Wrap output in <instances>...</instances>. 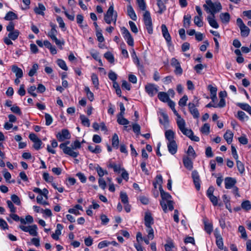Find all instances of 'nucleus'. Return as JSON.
<instances>
[{
	"instance_id": "obj_6",
	"label": "nucleus",
	"mask_w": 251,
	"mask_h": 251,
	"mask_svg": "<svg viewBox=\"0 0 251 251\" xmlns=\"http://www.w3.org/2000/svg\"><path fill=\"white\" fill-rule=\"evenodd\" d=\"M121 31L123 37L126 40L127 44L130 46L133 47L134 46V40L129 31L125 27L121 28Z\"/></svg>"
},
{
	"instance_id": "obj_62",
	"label": "nucleus",
	"mask_w": 251,
	"mask_h": 251,
	"mask_svg": "<svg viewBox=\"0 0 251 251\" xmlns=\"http://www.w3.org/2000/svg\"><path fill=\"white\" fill-rule=\"evenodd\" d=\"M81 147V143L78 140H75L71 144V148L74 151L75 150L80 149Z\"/></svg>"
},
{
	"instance_id": "obj_52",
	"label": "nucleus",
	"mask_w": 251,
	"mask_h": 251,
	"mask_svg": "<svg viewBox=\"0 0 251 251\" xmlns=\"http://www.w3.org/2000/svg\"><path fill=\"white\" fill-rule=\"evenodd\" d=\"M57 65L63 70L67 71L68 68L65 62L62 59H58L57 61Z\"/></svg>"
},
{
	"instance_id": "obj_41",
	"label": "nucleus",
	"mask_w": 251,
	"mask_h": 251,
	"mask_svg": "<svg viewBox=\"0 0 251 251\" xmlns=\"http://www.w3.org/2000/svg\"><path fill=\"white\" fill-rule=\"evenodd\" d=\"M80 119L81 120L82 124L85 126L89 127L90 126L89 120L83 115L80 116Z\"/></svg>"
},
{
	"instance_id": "obj_15",
	"label": "nucleus",
	"mask_w": 251,
	"mask_h": 251,
	"mask_svg": "<svg viewBox=\"0 0 251 251\" xmlns=\"http://www.w3.org/2000/svg\"><path fill=\"white\" fill-rule=\"evenodd\" d=\"M167 147L170 153L173 155L176 153L177 150V146L175 141L168 142L167 143Z\"/></svg>"
},
{
	"instance_id": "obj_54",
	"label": "nucleus",
	"mask_w": 251,
	"mask_h": 251,
	"mask_svg": "<svg viewBox=\"0 0 251 251\" xmlns=\"http://www.w3.org/2000/svg\"><path fill=\"white\" fill-rule=\"evenodd\" d=\"M188 100V97L186 95H184L178 101V105L181 107H184L186 105L187 101Z\"/></svg>"
},
{
	"instance_id": "obj_34",
	"label": "nucleus",
	"mask_w": 251,
	"mask_h": 251,
	"mask_svg": "<svg viewBox=\"0 0 251 251\" xmlns=\"http://www.w3.org/2000/svg\"><path fill=\"white\" fill-rule=\"evenodd\" d=\"M119 144V139L118 135L114 133L112 138V147L116 149H118Z\"/></svg>"
},
{
	"instance_id": "obj_18",
	"label": "nucleus",
	"mask_w": 251,
	"mask_h": 251,
	"mask_svg": "<svg viewBox=\"0 0 251 251\" xmlns=\"http://www.w3.org/2000/svg\"><path fill=\"white\" fill-rule=\"evenodd\" d=\"M145 226H151L153 223V219L152 217L151 214L149 213H146L145 216Z\"/></svg>"
},
{
	"instance_id": "obj_13",
	"label": "nucleus",
	"mask_w": 251,
	"mask_h": 251,
	"mask_svg": "<svg viewBox=\"0 0 251 251\" xmlns=\"http://www.w3.org/2000/svg\"><path fill=\"white\" fill-rule=\"evenodd\" d=\"M236 179L231 177H226L225 179V188L229 189L235 186L236 183Z\"/></svg>"
},
{
	"instance_id": "obj_16",
	"label": "nucleus",
	"mask_w": 251,
	"mask_h": 251,
	"mask_svg": "<svg viewBox=\"0 0 251 251\" xmlns=\"http://www.w3.org/2000/svg\"><path fill=\"white\" fill-rule=\"evenodd\" d=\"M161 30L163 37L165 39L167 43H169L171 42V37L168 32L167 26L165 25H162Z\"/></svg>"
},
{
	"instance_id": "obj_50",
	"label": "nucleus",
	"mask_w": 251,
	"mask_h": 251,
	"mask_svg": "<svg viewBox=\"0 0 251 251\" xmlns=\"http://www.w3.org/2000/svg\"><path fill=\"white\" fill-rule=\"evenodd\" d=\"M236 162L238 170L241 174H243L245 171V168L243 163L238 159L236 160Z\"/></svg>"
},
{
	"instance_id": "obj_36",
	"label": "nucleus",
	"mask_w": 251,
	"mask_h": 251,
	"mask_svg": "<svg viewBox=\"0 0 251 251\" xmlns=\"http://www.w3.org/2000/svg\"><path fill=\"white\" fill-rule=\"evenodd\" d=\"M157 5L159 8L157 12L159 14H162L166 10V7L162 0L157 1Z\"/></svg>"
},
{
	"instance_id": "obj_22",
	"label": "nucleus",
	"mask_w": 251,
	"mask_h": 251,
	"mask_svg": "<svg viewBox=\"0 0 251 251\" xmlns=\"http://www.w3.org/2000/svg\"><path fill=\"white\" fill-rule=\"evenodd\" d=\"M233 133L230 130H227L224 135V137L228 144H230L232 141Z\"/></svg>"
},
{
	"instance_id": "obj_37",
	"label": "nucleus",
	"mask_w": 251,
	"mask_h": 251,
	"mask_svg": "<svg viewBox=\"0 0 251 251\" xmlns=\"http://www.w3.org/2000/svg\"><path fill=\"white\" fill-rule=\"evenodd\" d=\"M10 217L15 221L18 222L20 221L21 224L23 225L26 224L25 220L23 218H20L17 214L12 213L10 215Z\"/></svg>"
},
{
	"instance_id": "obj_24",
	"label": "nucleus",
	"mask_w": 251,
	"mask_h": 251,
	"mask_svg": "<svg viewBox=\"0 0 251 251\" xmlns=\"http://www.w3.org/2000/svg\"><path fill=\"white\" fill-rule=\"evenodd\" d=\"M12 72L15 74L16 76L18 78H21L23 76V72L22 70L16 65L12 66Z\"/></svg>"
},
{
	"instance_id": "obj_28",
	"label": "nucleus",
	"mask_w": 251,
	"mask_h": 251,
	"mask_svg": "<svg viewBox=\"0 0 251 251\" xmlns=\"http://www.w3.org/2000/svg\"><path fill=\"white\" fill-rule=\"evenodd\" d=\"M158 98L161 101L166 102L170 100L169 95L165 92H160L158 94Z\"/></svg>"
},
{
	"instance_id": "obj_38",
	"label": "nucleus",
	"mask_w": 251,
	"mask_h": 251,
	"mask_svg": "<svg viewBox=\"0 0 251 251\" xmlns=\"http://www.w3.org/2000/svg\"><path fill=\"white\" fill-rule=\"evenodd\" d=\"M117 122L121 125H127L129 123V122L124 117V116L118 115L117 116Z\"/></svg>"
},
{
	"instance_id": "obj_61",
	"label": "nucleus",
	"mask_w": 251,
	"mask_h": 251,
	"mask_svg": "<svg viewBox=\"0 0 251 251\" xmlns=\"http://www.w3.org/2000/svg\"><path fill=\"white\" fill-rule=\"evenodd\" d=\"M238 231L241 233V237L243 238L246 239L247 235L245 227L242 226H239L238 227Z\"/></svg>"
},
{
	"instance_id": "obj_10",
	"label": "nucleus",
	"mask_w": 251,
	"mask_h": 251,
	"mask_svg": "<svg viewBox=\"0 0 251 251\" xmlns=\"http://www.w3.org/2000/svg\"><path fill=\"white\" fill-rule=\"evenodd\" d=\"M192 177L197 190L199 191L201 188V180L198 172L196 170L193 171L192 173Z\"/></svg>"
},
{
	"instance_id": "obj_63",
	"label": "nucleus",
	"mask_w": 251,
	"mask_h": 251,
	"mask_svg": "<svg viewBox=\"0 0 251 251\" xmlns=\"http://www.w3.org/2000/svg\"><path fill=\"white\" fill-rule=\"evenodd\" d=\"M11 199L12 201L18 205H20L21 204V201L20 198L16 195H12L11 196Z\"/></svg>"
},
{
	"instance_id": "obj_33",
	"label": "nucleus",
	"mask_w": 251,
	"mask_h": 251,
	"mask_svg": "<svg viewBox=\"0 0 251 251\" xmlns=\"http://www.w3.org/2000/svg\"><path fill=\"white\" fill-rule=\"evenodd\" d=\"M191 16L190 14H187L186 15H184L183 17V26L187 28H188L191 24Z\"/></svg>"
},
{
	"instance_id": "obj_39",
	"label": "nucleus",
	"mask_w": 251,
	"mask_h": 251,
	"mask_svg": "<svg viewBox=\"0 0 251 251\" xmlns=\"http://www.w3.org/2000/svg\"><path fill=\"white\" fill-rule=\"evenodd\" d=\"M19 34L20 31L18 29H16L15 31L9 33L8 36L11 40L15 41L18 38Z\"/></svg>"
},
{
	"instance_id": "obj_2",
	"label": "nucleus",
	"mask_w": 251,
	"mask_h": 251,
	"mask_svg": "<svg viewBox=\"0 0 251 251\" xmlns=\"http://www.w3.org/2000/svg\"><path fill=\"white\" fill-rule=\"evenodd\" d=\"M117 19V13L116 11H114V5L112 4L109 6L106 13L104 15V20L108 24H110L113 22L115 25Z\"/></svg>"
},
{
	"instance_id": "obj_30",
	"label": "nucleus",
	"mask_w": 251,
	"mask_h": 251,
	"mask_svg": "<svg viewBox=\"0 0 251 251\" xmlns=\"http://www.w3.org/2000/svg\"><path fill=\"white\" fill-rule=\"evenodd\" d=\"M176 121L177 126L180 131H182L183 129L186 128V123L185 120L183 118H182L181 117H180L179 118H177Z\"/></svg>"
},
{
	"instance_id": "obj_51",
	"label": "nucleus",
	"mask_w": 251,
	"mask_h": 251,
	"mask_svg": "<svg viewBox=\"0 0 251 251\" xmlns=\"http://www.w3.org/2000/svg\"><path fill=\"white\" fill-rule=\"evenodd\" d=\"M104 57L111 63H112L114 61V57L113 55L109 51L105 52L104 54Z\"/></svg>"
},
{
	"instance_id": "obj_3",
	"label": "nucleus",
	"mask_w": 251,
	"mask_h": 251,
	"mask_svg": "<svg viewBox=\"0 0 251 251\" xmlns=\"http://www.w3.org/2000/svg\"><path fill=\"white\" fill-rule=\"evenodd\" d=\"M143 20L148 32L151 34L153 32L152 23L150 13L145 11L143 14Z\"/></svg>"
},
{
	"instance_id": "obj_23",
	"label": "nucleus",
	"mask_w": 251,
	"mask_h": 251,
	"mask_svg": "<svg viewBox=\"0 0 251 251\" xmlns=\"http://www.w3.org/2000/svg\"><path fill=\"white\" fill-rule=\"evenodd\" d=\"M183 163L185 167L189 170L193 169V162L188 157H185L183 159Z\"/></svg>"
},
{
	"instance_id": "obj_55",
	"label": "nucleus",
	"mask_w": 251,
	"mask_h": 251,
	"mask_svg": "<svg viewBox=\"0 0 251 251\" xmlns=\"http://www.w3.org/2000/svg\"><path fill=\"white\" fill-rule=\"evenodd\" d=\"M38 69V65L37 64H34L28 73V75L30 76H33L36 73L37 70Z\"/></svg>"
},
{
	"instance_id": "obj_17",
	"label": "nucleus",
	"mask_w": 251,
	"mask_h": 251,
	"mask_svg": "<svg viewBox=\"0 0 251 251\" xmlns=\"http://www.w3.org/2000/svg\"><path fill=\"white\" fill-rule=\"evenodd\" d=\"M63 228V227L62 225L60 224H57L55 233L51 235V237L53 239L55 240H58L59 239V236L61 234V230Z\"/></svg>"
},
{
	"instance_id": "obj_11",
	"label": "nucleus",
	"mask_w": 251,
	"mask_h": 251,
	"mask_svg": "<svg viewBox=\"0 0 251 251\" xmlns=\"http://www.w3.org/2000/svg\"><path fill=\"white\" fill-rule=\"evenodd\" d=\"M146 92L151 97H153L158 91L157 87L153 84H148L145 86Z\"/></svg>"
},
{
	"instance_id": "obj_40",
	"label": "nucleus",
	"mask_w": 251,
	"mask_h": 251,
	"mask_svg": "<svg viewBox=\"0 0 251 251\" xmlns=\"http://www.w3.org/2000/svg\"><path fill=\"white\" fill-rule=\"evenodd\" d=\"M241 35L242 37H247L249 35L250 33V29L246 25L240 27Z\"/></svg>"
},
{
	"instance_id": "obj_8",
	"label": "nucleus",
	"mask_w": 251,
	"mask_h": 251,
	"mask_svg": "<svg viewBox=\"0 0 251 251\" xmlns=\"http://www.w3.org/2000/svg\"><path fill=\"white\" fill-rule=\"evenodd\" d=\"M29 138L34 143L33 147L36 150H39L41 148L43 143L35 134L30 133Z\"/></svg>"
},
{
	"instance_id": "obj_53",
	"label": "nucleus",
	"mask_w": 251,
	"mask_h": 251,
	"mask_svg": "<svg viewBox=\"0 0 251 251\" xmlns=\"http://www.w3.org/2000/svg\"><path fill=\"white\" fill-rule=\"evenodd\" d=\"M131 56L133 58V62L135 64H136L137 66H140V63L139 61V59L136 55V52L134 49H132V53L131 54Z\"/></svg>"
},
{
	"instance_id": "obj_14",
	"label": "nucleus",
	"mask_w": 251,
	"mask_h": 251,
	"mask_svg": "<svg viewBox=\"0 0 251 251\" xmlns=\"http://www.w3.org/2000/svg\"><path fill=\"white\" fill-rule=\"evenodd\" d=\"M173 204L174 202L172 201H168L167 202H165L163 201H160V205L165 213L167 212V206H168L169 210L172 211L174 209Z\"/></svg>"
},
{
	"instance_id": "obj_31",
	"label": "nucleus",
	"mask_w": 251,
	"mask_h": 251,
	"mask_svg": "<svg viewBox=\"0 0 251 251\" xmlns=\"http://www.w3.org/2000/svg\"><path fill=\"white\" fill-rule=\"evenodd\" d=\"M159 190L160 195L163 200H166L167 201H171L170 200L172 199V196L169 193L164 191L161 187H159Z\"/></svg>"
},
{
	"instance_id": "obj_19",
	"label": "nucleus",
	"mask_w": 251,
	"mask_h": 251,
	"mask_svg": "<svg viewBox=\"0 0 251 251\" xmlns=\"http://www.w3.org/2000/svg\"><path fill=\"white\" fill-rule=\"evenodd\" d=\"M215 16L211 15L208 16L207 19L211 27L217 29L219 28V25L217 21H216V20L215 19Z\"/></svg>"
},
{
	"instance_id": "obj_43",
	"label": "nucleus",
	"mask_w": 251,
	"mask_h": 251,
	"mask_svg": "<svg viewBox=\"0 0 251 251\" xmlns=\"http://www.w3.org/2000/svg\"><path fill=\"white\" fill-rule=\"evenodd\" d=\"M194 22L195 24L198 27H201L203 26V22L202 20V16H196L194 17Z\"/></svg>"
},
{
	"instance_id": "obj_1",
	"label": "nucleus",
	"mask_w": 251,
	"mask_h": 251,
	"mask_svg": "<svg viewBox=\"0 0 251 251\" xmlns=\"http://www.w3.org/2000/svg\"><path fill=\"white\" fill-rule=\"evenodd\" d=\"M206 4H203L204 10L210 13L211 15L215 16V14L221 10L222 6L220 2H213L211 0H205Z\"/></svg>"
},
{
	"instance_id": "obj_5",
	"label": "nucleus",
	"mask_w": 251,
	"mask_h": 251,
	"mask_svg": "<svg viewBox=\"0 0 251 251\" xmlns=\"http://www.w3.org/2000/svg\"><path fill=\"white\" fill-rule=\"evenodd\" d=\"M19 228L24 232H28L31 236H36L38 235L37 226L36 225L29 226L20 225Z\"/></svg>"
},
{
	"instance_id": "obj_25",
	"label": "nucleus",
	"mask_w": 251,
	"mask_h": 251,
	"mask_svg": "<svg viewBox=\"0 0 251 251\" xmlns=\"http://www.w3.org/2000/svg\"><path fill=\"white\" fill-rule=\"evenodd\" d=\"M216 238V243L218 248L221 250L224 249V243L223 238L220 235L215 234Z\"/></svg>"
},
{
	"instance_id": "obj_21",
	"label": "nucleus",
	"mask_w": 251,
	"mask_h": 251,
	"mask_svg": "<svg viewBox=\"0 0 251 251\" xmlns=\"http://www.w3.org/2000/svg\"><path fill=\"white\" fill-rule=\"evenodd\" d=\"M127 15L130 17V18L133 21L137 20V16L135 14V12L132 8V6L129 4L127 6Z\"/></svg>"
},
{
	"instance_id": "obj_32",
	"label": "nucleus",
	"mask_w": 251,
	"mask_h": 251,
	"mask_svg": "<svg viewBox=\"0 0 251 251\" xmlns=\"http://www.w3.org/2000/svg\"><path fill=\"white\" fill-rule=\"evenodd\" d=\"M237 105L251 115V106L249 104L245 103H238Z\"/></svg>"
},
{
	"instance_id": "obj_26",
	"label": "nucleus",
	"mask_w": 251,
	"mask_h": 251,
	"mask_svg": "<svg viewBox=\"0 0 251 251\" xmlns=\"http://www.w3.org/2000/svg\"><path fill=\"white\" fill-rule=\"evenodd\" d=\"M160 115L162 117V119H159V122L160 124L166 126L169 123V118L166 113L162 111L160 112Z\"/></svg>"
},
{
	"instance_id": "obj_59",
	"label": "nucleus",
	"mask_w": 251,
	"mask_h": 251,
	"mask_svg": "<svg viewBox=\"0 0 251 251\" xmlns=\"http://www.w3.org/2000/svg\"><path fill=\"white\" fill-rule=\"evenodd\" d=\"M43 179L47 182H51L53 180V177L50 176L48 173H44L43 175Z\"/></svg>"
},
{
	"instance_id": "obj_64",
	"label": "nucleus",
	"mask_w": 251,
	"mask_h": 251,
	"mask_svg": "<svg viewBox=\"0 0 251 251\" xmlns=\"http://www.w3.org/2000/svg\"><path fill=\"white\" fill-rule=\"evenodd\" d=\"M166 251H172V249L175 247L173 243L171 241L165 244L164 246Z\"/></svg>"
},
{
	"instance_id": "obj_27",
	"label": "nucleus",
	"mask_w": 251,
	"mask_h": 251,
	"mask_svg": "<svg viewBox=\"0 0 251 251\" xmlns=\"http://www.w3.org/2000/svg\"><path fill=\"white\" fill-rule=\"evenodd\" d=\"M166 138L168 140V142L175 141V133L172 130H166L165 133Z\"/></svg>"
},
{
	"instance_id": "obj_48",
	"label": "nucleus",
	"mask_w": 251,
	"mask_h": 251,
	"mask_svg": "<svg viewBox=\"0 0 251 251\" xmlns=\"http://www.w3.org/2000/svg\"><path fill=\"white\" fill-rule=\"evenodd\" d=\"M84 91L86 93L87 97L88 99L90 101H93L94 100V94L93 93L90 91L89 88L88 87H85L84 88Z\"/></svg>"
},
{
	"instance_id": "obj_56",
	"label": "nucleus",
	"mask_w": 251,
	"mask_h": 251,
	"mask_svg": "<svg viewBox=\"0 0 251 251\" xmlns=\"http://www.w3.org/2000/svg\"><path fill=\"white\" fill-rule=\"evenodd\" d=\"M204 229L205 231L208 233L210 234L213 231V226L212 225L209 223H206L204 222Z\"/></svg>"
},
{
	"instance_id": "obj_47",
	"label": "nucleus",
	"mask_w": 251,
	"mask_h": 251,
	"mask_svg": "<svg viewBox=\"0 0 251 251\" xmlns=\"http://www.w3.org/2000/svg\"><path fill=\"white\" fill-rule=\"evenodd\" d=\"M120 199L121 200V201L124 204H127L128 203V198L126 192H121L120 193Z\"/></svg>"
},
{
	"instance_id": "obj_42",
	"label": "nucleus",
	"mask_w": 251,
	"mask_h": 251,
	"mask_svg": "<svg viewBox=\"0 0 251 251\" xmlns=\"http://www.w3.org/2000/svg\"><path fill=\"white\" fill-rule=\"evenodd\" d=\"M237 118L242 121H247L249 119V117L246 114V113L242 111L238 112Z\"/></svg>"
},
{
	"instance_id": "obj_20",
	"label": "nucleus",
	"mask_w": 251,
	"mask_h": 251,
	"mask_svg": "<svg viewBox=\"0 0 251 251\" xmlns=\"http://www.w3.org/2000/svg\"><path fill=\"white\" fill-rule=\"evenodd\" d=\"M46 10L45 6L42 3H38V6L34 9V12L38 15H44V11Z\"/></svg>"
},
{
	"instance_id": "obj_9",
	"label": "nucleus",
	"mask_w": 251,
	"mask_h": 251,
	"mask_svg": "<svg viewBox=\"0 0 251 251\" xmlns=\"http://www.w3.org/2000/svg\"><path fill=\"white\" fill-rule=\"evenodd\" d=\"M56 137L59 141L62 142L65 139H69L71 138V135L68 129H63L60 132L57 133Z\"/></svg>"
},
{
	"instance_id": "obj_7",
	"label": "nucleus",
	"mask_w": 251,
	"mask_h": 251,
	"mask_svg": "<svg viewBox=\"0 0 251 251\" xmlns=\"http://www.w3.org/2000/svg\"><path fill=\"white\" fill-rule=\"evenodd\" d=\"M171 66L175 68L174 73L176 75H181L183 73V70L180 66L179 62L175 58H173L171 61Z\"/></svg>"
},
{
	"instance_id": "obj_35",
	"label": "nucleus",
	"mask_w": 251,
	"mask_h": 251,
	"mask_svg": "<svg viewBox=\"0 0 251 251\" xmlns=\"http://www.w3.org/2000/svg\"><path fill=\"white\" fill-rule=\"evenodd\" d=\"M220 18L223 23H227L230 20V15L228 13H222L220 15Z\"/></svg>"
},
{
	"instance_id": "obj_49",
	"label": "nucleus",
	"mask_w": 251,
	"mask_h": 251,
	"mask_svg": "<svg viewBox=\"0 0 251 251\" xmlns=\"http://www.w3.org/2000/svg\"><path fill=\"white\" fill-rule=\"evenodd\" d=\"M201 131L202 133L206 134V135L208 134L210 132L209 125L207 123L204 124L203 126L201 127Z\"/></svg>"
},
{
	"instance_id": "obj_46",
	"label": "nucleus",
	"mask_w": 251,
	"mask_h": 251,
	"mask_svg": "<svg viewBox=\"0 0 251 251\" xmlns=\"http://www.w3.org/2000/svg\"><path fill=\"white\" fill-rule=\"evenodd\" d=\"M91 80L95 87L98 88L99 85V81L97 75L94 73L92 74L91 75Z\"/></svg>"
},
{
	"instance_id": "obj_29",
	"label": "nucleus",
	"mask_w": 251,
	"mask_h": 251,
	"mask_svg": "<svg viewBox=\"0 0 251 251\" xmlns=\"http://www.w3.org/2000/svg\"><path fill=\"white\" fill-rule=\"evenodd\" d=\"M5 20L12 21L18 19V16L16 14L12 11L7 12L4 18Z\"/></svg>"
},
{
	"instance_id": "obj_60",
	"label": "nucleus",
	"mask_w": 251,
	"mask_h": 251,
	"mask_svg": "<svg viewBox=\"0 0 251 251\" xmlns=\"http://www.w3.org/2000/svg\"><path fill=\"white\" fill-rule=\"evenodd\" d=\"M139 7L143 11H146V4L144 0H137Z\"/></svg>"
},
{
	"instance_id": "obj_57",
	"label": "nucleus",
	"mask_w": 251,
	"mask_h": 251,
	"mask_svg": "<svg viewBox=\"0 0 251 251\" xmlns=\"http://www.w3.org/2000/svg\"><path fill=\"white\" fill-rule=\"evenodd\" d=\"M83 21V16L81 14H78L76 16V22L81 27L83 28L84 26H86L87 25H82V23Z\"/></svg>"
},
{
	"instance_id": "obj_12",
	"label": "nucleus",
	"mask_w": 251,
	"mask_h": 251,
	"mask_svg": "<svg viewBox=\"0 0 251 251\" xmlns=\"http://www.w3.org/2000/svg\"><path fill=\"white\" fill-rule=\"evenodd\" d=\"M189 111L190 113L192 115L193 117L195 119H197L200 117V113L196 108L197 106H196L194 103H189L188 105Z\"/></svg>"
},
{
	"instance_id": "obj_45",
	"label": "nucleus",
	"mask_w": 251,
	"mask_h": 251,
	"mask_svg": "<svg viewBox=\"0 0 251 251\" xmlns=\"http://www.w3.org/2000/svg\"><path fill=\"white\" fill-rule=\"evenodd\" d=\"M241 206L242 208L246 211H248L251 209V203L249 201H243Z\"/></svg>"
},
{
	"instance_id": "obj_58",
	"label": "nucleus",
	"mask_w": 251,
	"mask_h": 251,
	"mask_svg": "<svg viewBox=\"0 0 251 251\" xmlns=\"http://www.w3.org/2000/svg\"><path fill=\"white\" fill-rule=\"evenodd\" d=\"M133 132L137 135L140 134L141 127L138 124L134 123L132 125Z\"/></svg>"
},
{
	"instance_id": "obj_4",
	"label": "nucleus",
	"mask_w": 251,
	"mask_h": 251,
	"mask_svg": "<svg viewBox=\"0 0 251 251\" xmlns=\"http://www.w3.org/2000/svg\"><path fill=\"white\" fill-rule=\"evenodd\" d=\"M70 143L69 141L60 144L59 148L63 151V152L72 157H76L79 155L78 151H73L71 147H68L67 145Z\"/></svg>"
},
{
	"instance_id": "obj_44",
	"label": "nucleus",
	"mask_w": 251,
	"mask_h": 251,
	"mask_svg": "<svg viewBox=\"0 0 251 251\" xmlns=\"http://www.w3.org/2000/svg\"><path fill=\"white\" fill-rule=\"evenodd\" d=\"M146 231L148 233V237L151 240H152L154 238V231L153 229L152 228L151 226H146Z\"/></svg>"
}]
</instances>
